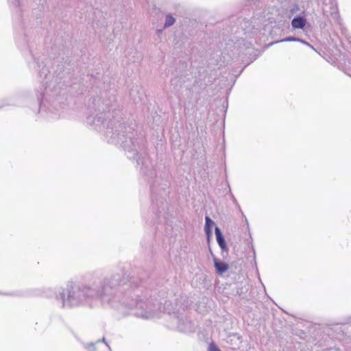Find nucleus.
Listing matches in <instances>:
<instances>
[{
    "label": "nucleus",
    "mask_w": 351,
    "mask_h": 351,
    "mask_svg": "<svg viewBox=\"0 0 351 351\" xmlns=\"http://www.w3.org/2000/svg\"><path fill=\"white\" fill-rule=\"evenodd\" d=\"M129 274L123 267L117 269L111 274L99 278L94 273H87L79 280H69L65 287H43L35 290L34 295L55 298L63 308H71L82 306L93 307L98 303L114 310L121 309L128 312L118 301L121 297L122 282Z\"/></svg>",
    "instance_id": "f257e3e1"
},
{
    "label": "nucleus",
    "mask_w": 351,
    "mask_h": 351,
    "mask_svg": "<svg viewBox=\"0 0 351 351\" xmlns=\"http://www.w3.org/2000/svg\"><path fill=\"white\" fill-rule=\"evenodd\" d=\"M114 97L104 101L99 97L93 98L90 110H94L87 117V123L96 130L104 132L109 143L120 145L130 160L136 161L140 165V172L148 182H152L150 188L152 194L156 193L159 183L156 179V173L152 161L145 152V142L142 136L134 138V128L125 126V121L119 117L120 112L112 105Z\"/></svg>",
    "instance_id": "f03ea898"
},
{
    "label": "nucleus",
    "mask_w": 351,
    "mask_h": 351,
    "mask_svg": "<svg viewBox=\"0 0 351 351\" xmlns=\"http://www.w3.org/2000/svg\"><path fill=\"white\" fill-rule=\"evenodd\" d=\"M130 276L122 282L119 302L123 307L128 308L125 313L121 309H116L123 316L134 315L143 319H151L158 315V313H167L171 315L172 321L177 324L179 331L184 333L193 332L195 326L191 320L176 310L177 303L173 304L169 300L164 298H147L148 293L141 286H136L134 281H131Z\"/></svg>",
    "instance_id": "7ed1b4c3"
},
{
    "label": "nucleus",
    "mask_w": 351,
    "mask_h": 351,
    "mask_svg": "<svg viewBox=\"0 0 351 351\" xmlns=\"http://www.w3.org/2000/svg\"><path fill=\"white\" fill-rule=\"evenodd\" d=\"M36 64L40 83V90H38L37 93L39 112L41 113L49 110L51 113L50 118L57 119L61 116L57 105L62 103L58 97L61 95L63 87L66 86V77L61 69L59 72L56 70L51 73L49 69L51 60L45 56L38 58ZM60 107L64 108L62 105H60Z\"/></svg>",
    "instance_id": "20e7f679"
},
{
    "label": "nucleus",
    "mask_w": 351,
    "mask_h": 351,
    "mask_svg": "<svg viewBox=\"0 0 351 351\" xmlns=\"http://www.w3.org/2000/svg\"><path fill=\"white\" fill-rule=\"evenodd\" d=\"M258 12H256V16H254L251 20H245V19H238L237 23L239 27H237L234 31L235 34H240L241 32L245 36V38L241 37L237 40V45H241V43H243V45L245 47V50L247 51L245 54H250V51L252 50L250 46L252 45V43H245L247 38H254L258 32L264 29L266 24L263 23L262 15ZM234 32V29H232Z\"/></svg>",
    "instance_id": "39448f33"
},
{
    "label": "nucleus",
    "mask_w": 351,
    "mask_h": 351,
    "mask_svg": "<svg viewBox=\"0 0 351 351\" xmlns=\"http://www.w3.org/2000/svg\"><path fill=\"white\" fill-rule=\"evenodd\" d=\"M269 6L264 10L262 15L263 23H272L276 21V16L285 14L291 18L299 10V5L295 3H291L290 0H271Z\"/></svg>",
    "instance_id": "423d86ee"
},
{
    "label": "nucleus",
    "mask_w": 351,
    "mask_h": 351,
    "mask_svg": "<svg viewBox=\"0 0 351 351\" xmlns=\"http://www.w3.org/2000/svg\"><path fill=\"white\" fill-rule=\"evenodd\" d=\"M322 12L330 22L341 25V19L339 15L337 2L336 0H322Z\"/></svg>",
    "instance_id": "0eeeda50"
},
{
    "label": "nucleus",
    "mask_w": 351,
    "mask_h": 351,
    "mask_svg": "<svg viewBox=\"0 0 351 351\" xmlns=\"http://www.w3.org/2000/svg\"><path fill=\"white\" fill-rule=\"evenodd\" d=\"M153 209H156V216L159 223L165 222L169 219L168 204L164 198L152 199Z\"/></svg>",
    "instance_id": "6e6552de"
},
{
    "label": "nucleus",
    "mask_w": 351,
    "mask_h": 351,
    "mask_svg": "<svg viewBox=\"0 0 351 351\" xmlns=\"http://www.w3.org/2000/svg\"><path fill=\"white\" fill-rule=\"evenodd\" d=\"M8 3L10 7L16 11V14L14 16V20L18 21L21 23V25L25 27V21L23 18V15L22 14V9H21V0H7Z\"/></svg>",
    "instance_id": "1a4fd4ad"
},
{
    "label": "nucleus",
    "mask_w": 351,
    "mask_h": 351,
    "mask_svg": "<svg viewBox=\"0 0 351 351\" xmlns=\"http://www.w3.org/2000/svg\"><path fill=\"white\" fill-rule=\"evenodd\" d=\"M84 347L88 351H111L110 347L105 341V338H103L101 341H96L95 343L85 344Z\"/></svg>",
    "instance_id": "9d476101"
},
{
    "label": "nucleus",
    "mask_w": 351,
    "mask_h": 351,
    "mask_svg": "<svg viewBox=\"0 0 351 351\" xmlns=\"http://www.w3.org/2000/svg\"><path fill=\"white\" fill-rule=\"evenodd\" d=\"M209 250H210V254L213 259L214 267L215 268L216 272L219 275L223 274L224 272H226L228 269V268H229L228 265L227 263L220 261L219 259H218L213 254V253L210 249Z\"/></svg>",
    "instance_id": "9b49d317"
},
{
    "label": "nucleus",
    "mask_w": 351,
    "mask_h": 351,
    "mask_svg": "<svg viewBox=\"0 0 351 351\" xmlns=\"http://www.w3.org/2000/svg\"><path fill=\"white\" fill-rule=\"evenodd\" d=\"M215 232L216 236V241L219 246L220 247L222 252H228V248L226 244V241L225 240V238L223 235L221 229L218 226H215Z\"/></svg>",
    "instance_id": "f8f14e48"
},
{
    "label": "nucleus",
    "mask_w": 351,
    "mask_h": 351,
    "mask_svg": "<svg viewBox=\"0 0 351 351\" xmlns=\"http://www.w3.org/2000/svg\"><path fill=\"white\" fill-rule=\"evenodd\" d=\"M307 21H306V19L301 16V15H298V16H295L291 21V26L293 27V29H303L306 24Z\"/></svg>",
    "instance_id": "ddd939ff"
},
{
    "label": "nucleus",
    "mask_w": 351,
    "mask_h": 351,
    "mask_svg": "<svg viewBox=\"0 0 351 351\" xmlns=\"http://www.w3.org/2000/svg\"><path fill=\"white\" fill-rule=\"evenodd\" d=\"M215 225L213 220L208 216L205 217L204 232L207 239L209 240L213 235V228Z\"/></svg>",
    "instance_id": "4468645a"
},
{
    "label": "nucleus",
    "mask_w": 351,
    "mask_h": 351,
    "mask_svg": "<svg viewBox=\"0 0 351 351\" xmlns=\"http://www.w3.org/2000/svg\"><path fill=\"white\" fill-rule=\"evenodd\" d=\"M176 22V19L171 14H168L165 16V20L164 23V28H168L172 26Z\"/></svg>",
    "instance_id": "2eb2a0df"
},
{
    "label": "nucleus",
    "mask_w": 351,
    "mask_h": 351,
    "mask_svg": "<svg viewBox=\"0 0 351 351\" xmlns=\"http://www.w3.org/2000/svg\"><path fill=\"white\" fill-rule=\"evenodd\" d=\"M342 330H346V333L351 339V323L350 324H345L341 326Z\"/></svg>",
    "instance_id": "dca6fc26"
},
{
    "label": "nucleus",
    "mask_w": 351,
    "mask_h": 351,
    "mask_svg": "<svg viewBox=\"0 0 351 351\" xmlns=\"http://www.w3.org/2000/svg\"><path fill=\"white\" fill-rule=\"evenodd\" d=\"M298 40H299V38L288 36L281 40L280 42H298Z\"/></svg>",
    "instance_id": "f3484780"
},
{
    "label": "nucleus",
    "mask_w": 351,
    "mask_h": 351,
    "mask_svg": "<svg viewBox=\"0 0 351 351\" xmlns=\"http://www.w3.org/2000/svg\"><path fill=\"white\" fill-rule=\"evenodd\" d=\"M183 82H180V80H178L177 78H174V79H172L171 80V84L172 86H173L174 87H177V86H182V84Z\"/></svg>",
    "instance_id": "a211bd4d"
},
{
    "label": "nucleus",
    "mask_w": 351,
    "mask_h": 351,
    "mask_svg": "<svg viewBox=\"0 0 351 351\" xmlns=\"http://www.w3.org/2000/svg\"><path fill=\"white\" fill-rule=\"evenodd\" d=\"M247 1V3H246V5H251V2L252 3H253V5L257 7L258 5L257 3L258 4L261 1V0H246Z\"/></svg>",
    "instance_id": "6ab92c4d"
},
{
    "label": "nucleus",
    "mask_w": 351,
    "mask_h": 351,
    "mask_svg": "<svg viewBox=\"0 0 351 351\" xmlns=\"http://www.w3.org/2000/svg\"><path fill=\"white\" fill-rule=\"evenodd\" d=\"M208 351H221V350L215 344L210 343L208 346Z\"/></svg>",
    "instance_id": "aec40b11"
},
{
    "label": "nucleus",
    "mask_w": 351,
    "mask_h": 351,
    "mask_svg": "<svg viewBox=\"0 0 351 351\" xmlns=\"http://www.w3.org/2000/svg\"><path fill=\"white\" fill-rule=\"evenodd\" d=\"M298 42L301 43L304 45H306L308 46L309 47H311L314 51H316L315 49L313 47V46H312L310 43H308V42L305 41L304 40H303L302 38H299V40H298Z\"/></svg>",
    "instance_id": "412c9836"
},
{
    "label": "nucleus",
    "mask_w": 351,
    "mask_h": 351,
    "mask_svg": "<svg viewBox=\"0 0 351 351\" xmlns=\"http://www.w3.org/2000/svg\"><path fill=\"white\" fill-rule=\"evenodd\" d=\"M230 197H231L232 202L234 204V205L236 206H239V203H238L237 200L236 199V198L232 193L230 194Z\"/></svg>",
    "instance_id": "4be33fe9"
},
{
    "label": "nucleus",
    "mask_w": 351,
    "mask_h": 351,
    "mask_svg": "<svg viewBox=\"0 0 351 351\" xmlns=\"http://www.w3.org/2000/svg\"><path fill=\"white\" fill-rule=\"evenodd\" d=\"M324 351H341L339 349H335V348H328V349H326L324 350Z\"/></svg>",
    "instance_id": "5701e85b"
},
{
    "label": "nucleus",
    "mask_w": 351,
    "mask_h": 351,
    "mask_svg": "<svg viewBox=\"0 0 351 351\" xmlns=\"http://www.w3.org/2000/svg\"><path fill=\"white\" fill-rule=\"evenodd\" d=\"M156 34L158 36H160L162 34V29H158L156 30Z\"/></svg>",
    "instance_id": "b1692460"
},
{
    "label": "nucleus",
    "mask_w": 351,
    "mask_h": 351,
    "mask_svg": "<svg viewBox=\"0 0 351 351\" xmlns=\"http://www.w3.org/2000/svg\"><path fill=\"white\" fill-rule=\"evenodd\" d=\"M242 215H243V217L245 218V222H246V223H247V227H248V226H249V225H248L247 219L246 217L243 215V213H242Z\"/></svg>",
    "instance_id": "393cba45"
},
{
    "label": "nucleus",
    "mask_w": 351,
    "mask_h": 351,
    "mask_svg": "<svg viewBox=\"0 0 351 351\" xmlns=\"http://www.w3.org/2000/svg\"><path fill=\"white\" fill-rule=\"evenodd\" d=\"M163 185H164V186H162L161 187V189H162V190L165 191V189H166V187L167 186V184H163Z\"/></svg>",
    "instance_id": "a878e982"
},
{
    "label": "nucleus",
    "mask_w": 351,
    "mask_h": 351,
    "mask_svg": "<svg viewBox=\"0 0 351 351\" xmlns=\"http://www.w3.org/2000/svg\"><path fill=\"white\" fill-rule=\"evenodd\" d=\"M237 209H239V210L242 213V210H241L240 206L239 205V206H237Z\"/></svg>",
    "instance_id": "bb28decb"
},
{
    "label": "nucleus",
    "mask_w": 351,
    "mask_h": 351,
    "mask_svg": "<svg viewBox=\"0 0 351 351\" xmlns=\"http://www.w3.org/2000/svg\"><path fill=\"white\" fill-rule=\"evenodd\" d=\"M253 3H251V5L252 6V8H254V6H252Z\"/></svg>",
    "instance_id": "cd10ccee"
}]
</instances>
